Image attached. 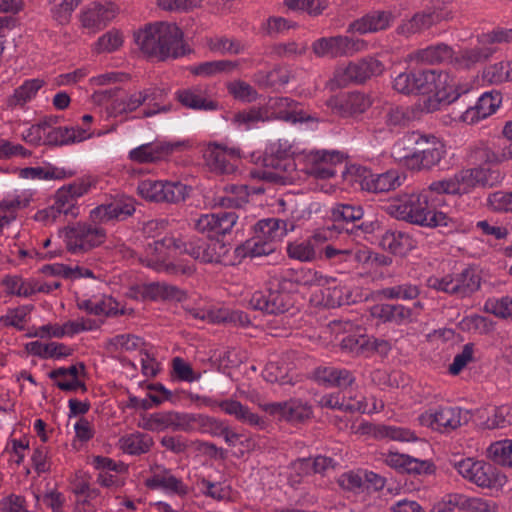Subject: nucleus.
Returning a JSON list of instances; mask_svg holds the SVG:
<instances>
[{
  "instance_id": "680f3d73",
  "label": "nucleus",
  "mask_w": 512,
  "mask_h": 512,
  "mask_svg": "<svg viewBox=\"0 0 512 512\" xmlns=\"http://www.w3.org/2000/svg\"><path fill=\"white\" fill-rule=\"evenodd\" d=\"M147 267L156 271H165L169 274L191 275L195 271L194 267L191 265L166 263V259H164L163 256H159L156 259H149L147 261Z\"/></svg>"
},
{
  "instance_id": "a18cd8bd",
  "label": "nucleus",
  "mask_w": 512,
  "mask_h": 512,
  "mask_svg": "<svg viewBox=\"0 0 512 512\" xmlns=\"http://www.w3.org/2000/svg\"><path fill=\"white\" fill-rule=\"evenodd\" d=\"M159 203L177 204L186 199L188 196L187 185L181 182L163 181L160 182Z\"/></svg>"
},
{
  "instance_id": "6ab92c4d",
  "label": "nucleus",
  "mask_w": 512,
  "mask_h": 512,
  "mask_svg": "<svg viewBox=\"0 0 512 512\" xmlns=\"http://www.w3.org/2000/svg\"><path fill=\"white\" fill-rule=\"evenodd\" d=\"M264 411L293 423H302L312 417L313 411L308 402L293 398L283 402H272L263 406Z\"/></svg>"
},
{
  "instance_id": "5fc2aeb1",
  "label": "nucleus",
  "mask_w": 512,
  "mask_h": 512,
  "mask_svg": "<svg viewBox=\"0 0 512 512\" xmlns=\"http://www.w3.org/2000/svg\"><path fill=\"white\" fill-rule=\"evenodd\" d=\"M123 45V35L116 29L109 30L98 38L94 44L97 53H111Z\"/></svg>"
},
{
  "instance_id": "7ed1b4c3",
  "label": "nucleus",
  "mask_w": 512,
  "mask_h": 512,
  "mask_svg": "<svg viewBox=\"0 0 512 512\" xmlns=\"http://www.w3.org/2000/svg\"><path fill=\"white\" fill-rule=\"evenodd\" d=\"M385 211L397 220L421 227H448L452 221L446 214L437 211L424 193L399 195L388 201Z\"/></svg>"
},
{
  "instance_id": "f3484780",
  "label": "nucleus",
  "mask_w": 512,
  "mask_h": 512,
  "mask_svg": "<svg viewBox=\"0 0 512 512\" xmlns=\"http://www.w3.org/2000/svg\"><path fill=\"white\" fill-rule=\"evenodd\" d=\"M450 17V12H445L439 8H427L416 12L411 18L403 20L396 28V32L408 38L412 35L420 34L433 25L443 20H448Z\"/></svg>"
},
{
  "instance_id": "412c9836",
  "label": "nucleus",
  "mask_w": 512,
  "mask_h": 512,
  "mask_svg": "<svg viewBox=\"0 0 512 512\" xmlns=\"http://www.w3.org/2000/svg\"><path fill=\"white\" fill-rule=\"evenodd\" d=\"M117 13L118 8L112 2H93L82 10L80 21L84 28L96 32L105 28Z\"/></svg>"
},
{
  "instance_id": "a211bd4d",
  "label": "nucleus",
  "mask_w": 512,
  "mask_h": 512,
  "mask_svg": "<svg viewBox=\"0 0 512 512\" xmlns=\"http://www.w3.org/2000/svg\"><path fill=\"white\" fill-rule=\"evenodd\" d=\"M135 201L129 197H122L102 204L90 211L89 219L94 223L107 224L124 221L135 212Z\"/></svg>"
},
{
  "instance_id": "7c9ffc66",
  "label": "nucleus",
  "mask_w": 512,
  "mask_h": 512,
  "mask_svg": "<svg viewBox=\"0 0 512 512\" xmlns=\"http://www.w3.org/2000/svg\"><path fill=\"white\" fill-rule=\"evenodd\" d=\"M379 245L393 255L405 256L416 247V242L405 232L387 230L381 236Z\"/></svg>"
},
{
  "instance_id": "de8ad7c7",
  "label": "nucleus",
  "mask_w": 512,
  "mask_h": 512,
  "mask_svg": "<svg viewBox=\"0 0 512 512\" xmlns=\"http://www.w3.org/2000/svg\"><path fill=\"white\" fill-rule=\"evenodd\" d=\"M163 148L159 143H147L140 145L129 152V159L137 163H154L163 159Z\"/></svg>"
},
{
  "instance_id": "e2e57ef3",
  "label": "nucleus",
  "mask_w": 512,
  "mask_h": 512,
  "mask_svg": "<svg viewBox=\"0 0 512 512\" xmlns=\"http://www.w3.org/2000/svg\"><path fill=\"white\" fill-rule=\"evenodd\" d=\"M245 186L236 188L238 191H233L230 195L217 196L214 198V206L223 208H241L248 202L249 193L246 191Z\"/></svg>"
},
{
  "instance_id": "0eeeda50",
  "label": "nucleus",
  "mask_w": 512,
  "mask_h": 512,
  "mask_svg": "<svg viewBox=\"0 0 512 512\" xmlns=\"http://www.w3.org/2000/svg\"><path fill=\"white\" fill-rule=\"evenodd\" d=\"M417 137L411 157L412 171H430L437 166L446 155V146L443 141L432 134L415 131Z\"/></svg>"
},
{
  "instance_id": "e433bc0d",
  "label": "nucleus",
  "mask_w": 512,
  "mask_h": 512,
  "mask_svg": "<svg viewBox=\"0 0 512 512\" xmlns=\"http://www.w3.org/2000/svg\"><path fill=\"white\" fill-rule=\"evenodd\" d=\"M141 296L144 299H149L152 301H181L185 298V293L177 286L170 285L167 283L153 282L146 284L142 287Z\"/></svg>"
},
{
  "instance_id": "c03bdc74",
  "label": "nucleus",
  "mask_w": 512,
  "mask_h": 512,
  "mask_svg": "<svg viewBox=\"0 0 512 512\" xmlns=\"http://www.w3.org/2000/svg\"><path fill=\"white\" fill-rule=\"evenodd\" d=\"M482 79L489 84L512 81V61H501L484 68Z\"/></svg>"
},
{
  "instance_id": "dca6fc26",
  "label": "nucleus",
  "mask_w": 512,
  "mask_h": 512,
  "mask_svg": "<svg viewBox=\"0 0 512 512\" xmlns=\"http://www.w3.org/2000/svg\"><path fill=\"white\" fill-rule=\"evenodd\" d=\"M238 219L234 211H221L203 214L195 221V229L206 234L209 240H218L219 236L230 234Z\"/></svg>"
},
{
  "instance_id": "8fccbe9b",
  "label": "nucleus",
  "mask_w": 512,
  "mask_h": 512,
  "mask_svg": "<svg viewBox=\"0 0 512 512\" xmlns=\"http://www.w3.org/2000/svg\"><path fill=\"white\" fill-rule=\"evenodd\" d=\"M361 249H337L331 245L323 246L322 257L332 260L334 263H349L354 265L360 263Z\"/></svg>"
},
{
  "instance_id": "603ef678",
  "label": "nucleus",
  "mask_w": 512,
  "mask_h": 512,
  "mask_svg": "<svg viewBox=\"0 0 512 512\" xmlns=\"http://www.w3.org/2000/svg\"><path fill=\"white\" fill-rule=\"evenodd\" d=\"M419 294V286L412 283H403L381 290V295L386 299L414 300Z\"/></svg>"
},
{
  "instance_id": "9d476101",
  "label": "nucleus",
  "mask_w": 512,
  "mask_h": 512,
  "mask_svg": "<svg viewBox=\"0 0 512 512\" xmlns=\"http://www.w3.org/2000/svg\"><path fill=\"white\" fill-rule=\"evenodd\" d=\"M470 420V412L460 407L440 406L421 414L423 425L441 433H450Z\"/></svg>"
},
{
  "instance_id": "bf43d9fd",
  "label": "nucleus",
  "mask_w": 512,
  "mask_h": 512,
  "mask_svg": "<svg viewBox=\"0 0 512 512\" xmlns=\"http://www.w3.org/2000/svg\"><path fill=\"white\" fill-rule=\"evenodd\" d=\"M177 239L174 237H164L161 240L154 241L149 244L146 248V257L142 260V263L147 266L149 259H156L159 256L167 258V250L174 249L176 251Z\"/></svg>"
},
{
  "instance_id": "58836bf2",
  "label": "nucleus",
  "mask_w": 512,
  "mask_h": 512,
  "mask_svg": "<svg viewBox=\"0 0 512 512\" xmlns=\"http://www.w3.org/2000/svg\"><path fill=\"white\" fill-rule=\"evenodd\" d=\"M417 137V133L415 131L405 133L400 139H398L391 151L392 157L395 161L399 162L407 169L412 171V161L411 157L414 151V144H416L415 140Z\"/></svg>"
},
{
  "instance_id": "72a5a7b5",
  "label": "nucleus",
  "mask_w": 512,
  "mask_h": 512,
  "mask_svg": "<svg viewBox=\"0 0 512 512\" xmlns=\"http://www.w3.org/2000/svg\"><path fill=\"white\" fill-rule=\"evenodd\" d=\"M88 137L87 131L80 127H55L46 133L43 144L48 146H65L81 142Z\"/></svg>"
},
{
  "instance_id": "3c124183",
  "label": "nucleus",
  "mask_w": 512,
  "mask_h": 512,
  "mask_svg": "<svg viewBox=\"0 0 512 512\" xmlns=\"http://www.w3.org/2000/svg\"><path fill=\"white\" fill-rule=\"evenodd\" d=\"M487 457L497 464L512 467V440L492 443L487 448Z\"/></svg>"
},
{
  "instance_id": "4c0bfd02",
  "label": "nucleus",
  "mask_w": 512,
  "mask_h": 512,
  "mask_svg": "<svg viewBox=\"0 0 512 512\" xmlns=\"http://www.w3.org/2000/svg\"><path fill=\"white\" fill-rule=\"evenodd\" d=\"M119 443L123 452L130 455H141L150 451L154 441L149 434L135 432L121 437Z\"/></svg>"
},
{
  "instance_id": "4468645a",
  "label": "nucleus",
  "mask_w": 512,
  "mask_h": 512,
  "mask_svg": "<svg viewBox=\"0 0 512 512\" xmlns=\"http://www.w3.org/2000/svg\"><path fill=\"white\" fill-rule=\"evenodd\" d=\"M330 235L331 232L328 229H319L303 241L289 242L286 247L287 255L300 262L321 259L323 245L328 241Z\"/></svg>"
},
{
  "instance_id": "423d86ee",
  "label": "nucleus",
  "mask_w": 512,
  "mask_h": 512,
  "mask_svg": "<svg viewBox=\"0 0 512 512\" xmlns=\"http://www.w3.org/2000/svg\"><path fill=\"white\" fill-rule=\"evenodd\" d=\"M428 287L461 298L475 293L481 285V277L474 267H466L460 273L446 275L442 278L430 277Z\"/></svg>"
},
{
  "instance_id": "09e8293b",
  "label": "nucleus",
  "mask_w": 512,
  "mask_h": 512,
  "mask_svg": "<svg viewBox=\"0 0 512 512\" xmlns=\"http://www.w3.org/2000/svg\"><path fill=\"white\" fill-rule=\"evenodd\" d=\"M3 284L9 294L19 297H30L36 294L37 280L35 279L25 281L18 276H7Z\"/></svg>"
},
{
  "instance_id": "052dcab7",
  "label": "nucleus",
  "mask_w": 512,
  "mask_h": 512,
  "mask_svg": "<svg viewBox=\"0 0 512 512\" xmlns=\"http://www.w3.org/2000/svg\"><path fill=\"white\" fill-rule=\"evenodd\" d=\"M384 124L389 131L396 128H402L410 121V116L407 110L403 107L395 106L389 107L383 116Z\"/></svg>"
},
{
  "instance_id": "f03ea898",
  "label": "nucleus",
  "mask_w": 512,
  "mask_h": 512,
  "mask_svg": "<svg viewBox=\"0 0 512 512\" xmlns=\"http://www.w3.org/2000/svg\"><path fill=\"white\" fill-rule=\"evenodd\" d=\"M448 73L432 70H413L402 72L393 80V88L402 94H429L435 93L440 101L453 103L468 89L459 90L454 84L448 83Z\"/></svg>"
},
{
  "instance_id": "864d4df0",
  "label": "nucleus",
  "mask_w": 512,
  "mask_h": 512,
  "mask_svg": "<svg viewBox=\"0 0 512 512\" xmlns=\"http://www.w3.org/2000/svg\"><path fill=\"white\" fill-rule=\"evenodd\" d=\"M80 2L81 0H49L53 19L60 24L68 23Z\"/></svg>"
},
{
  "instance_id": "b1692460",
  "label": "nucleus",
  "mask_w": 512,
  "mask_h": 512,
  "mask_svg": "<svg viewBox=\"0 0 512 512\" xmlns=\"http://www.w3.org/2000/svg\"><path fill=\"white\" fill-rule=\"evenodd\" d=\"M394 20L395 16L390 10H372L350 23L347 31L359 34L373 33L387 29Z\"/></svg>"
},
{
  "instance_id": "cd10ccee",
  "label": "nucleus",
  "mask_w": 512,
  "mask_h": 512,
  "mask_svg": "<svg viewBox=\"0 0 512 512\" xmlns=\"http://www.w3.org/2000/svg\"><path fill=\"white\" fill-rule=\"evenodd\" d=\"M295 229V224L289 220L267 218L259 220L255 224V235L260 239L280 242L290 231Z\"/></svg>"
},
{
  "instance_id": "f704fd0d",
  "label": "nucleus",
  "mask_w": 512,
  "mask_h": 512,
  "mask_svg": "<svg viewBox=\"0 0 512 512\" xmlns=\"http://www.w3.org/2000/svg\"><path fill=\"white\" fill-rule=\"evenodd\" d=\"M400 177L396 171L382 174H369L361 180V188L368 192L382 193L400 186Z\"/></svg>"
},
{
  "instance_id": "4be33fe9",
  "label": "nucleus",
  "mask_w": 512,
  "mask_h": 512,
  "mask_svg": "<svg viewBox=\"0 0 512 512\" xmlns=\"http://www.w3.org/2000/svg\"><path fill=\"white\" fill-rule=\"evenodd\" d=\"M309 174L319 179L335 176L336 167L343 164V155L338 151L317 150L309 154Z\"/></svg>"
},
{
  "instance_id": "774afa93",
  "label": "nucleus",
  "mask_w": 512,
  "mask_h": 512,
  "mask_svg": "<svg viewBox=\"0 0 512 512\" xmlns=\"http://www.w3.org/2000/svg\"><path fill=\"white\" fill-rule=\"evenodd\" d=\"M485 309L497 317L512 318V297L506 296L501 299L488 300Z\"/></svg>"
},
{
  "instance_id": "2f4dec72",
  "label": "nucleus",
  "mask_w": 512,
  "mask_h": 512,
  "mask_svg": "<svg viewBox=\"0 0 512 512\" xmlns=\"http://www.w3.org/2000/svg\"><path fill=\"white\" fill-rule=\"evenodd\" d=\"M372 104L364 93L351 92L335 101L334 110L342 117H353L364 113Z\"/></svg>"
},
{
  "instance_id": "a878e982",
  "label": "nucleus",
  "mask_w": 512,
  "mask_h": 512,
  "mask_svg": "<svg viewBox=\"0 0 512 512\" xmlns=\"http://www.w3.org/2000/svg\"><path fill=\"white\" fill-rule=\"evenodd\" d=\"M176 98L184 107L189 109L213 111L218 108V103L209 98L207 89L202 86L178 90Z\"/></svg>"
},
{
  "instance_id": "ea45409f",
  "label": "nucleus",
  "mask_w": 512,
  "mask_h": 512,
  "mask_svg": "<svg viewBox=\"0 0 512 512\" xmlns=\"http://www.w3.org/2000/svg\"><path fill=\"white\" fill-rule=\"evenodd\" d=\"M44 84V80L39 78L24 81L23 84L16 88L14 93L8 97V106H24L27 102L31 101L36 96Z\"/></svg>"
},
{
  "instance_id": "aec40b11",
  "label": "nucleus",
  "mask_w": 512,
  "mask_h": 512,
  "mask_svg": "<svg viewBox=\"0 0 512 512\" xmlns=\"http://www.w3.org/2000/svg\"><path fill=\"white\" fill-rule=\"evenodd\" d=\"M239 148H227L220 144H209L204 152L207 165L215 172L230 174L235 171L240 159Z\"/></svg>"
},
{
  "instance_id": "a19ab883",
  "label": "nucleus",
  "mask_w": 512,
  "mask_h": 512,
  "mask_svg": "<svg viewBox=\"0 0 512 512\" xmlns=\"http://www.w3.org/2000/svg\"><path fill=\"white\" fill-rule=\"evenodd\" d=\"M455 178L458 180L457 186L459 187V194H468L478 185H486L488 183L485 171L482 168L463 169L455 173Z\"/></svg>"
},
{
  "instance_id": "79ce46f5",
  "label": "nucleus",
  "mask_w": 512,
  "mask_h": 512,
  "mask_svg": "<svg viewBox=\"0 0 512 512\" xmlns=\"http://www.w3.org/2000/svg\"><path fill=\"white\" fill-rule=\"evenodd\" d=\"M239 63L231 60L207 61L190 68V72L197 76L211 77L220 73H229L238 68Z\"/></svg>"
},
{
  "instance_id": "13d9d810",
  "label": "nucleus",
  "mask_w": 512,
  "mask_h": 512,
  "mask_svg": "<svg viewBox=\"0 0 512 512\" xmlns=\"http://www.w3.org/2000/svg\"><path fill=\"white\" fill-rule=\"evenodd\" d=\"M363 215L361 206L350 204H337L331 210V216L335 222H355L361 220Z\"/></svg>"
},
{
  "instance_id": "6e6d98bb",
  "label": "nucleus",
  "mask_w": 512,
  "mask_h": 512,
  "mask_svg": "<svg viewBox=\"0 0 512 512\" xmlns=\"http://www.w3.org/2000/svg\"><path fill=\"white\" fill-rule=\"evenodd\" d=\"M200 491L206 497H210L217 501H224L230 498L231 489L229 486H224L220 482H211L205 478L198 480Z\"/></svg>"
},
{
  "instance_id": "c85d7f7f",
  "label": "nucleus",
  "mask_w": 512,
  "mask_h": 512,
  "mask_svg": "<svg viewBox=\"0 0 512 512\" xmlns=\"http://www.w3.org/2000/svg\"><path fill=\"white\" fill-rule=\"evenodd\" d=\"M495 53V49L489 46L473 47L453 52L451 65L455 69L470 70L478 63L488 60Z\"/></svg>"
},
{
  "instance_id": "f257e3e1",
  "label": "nucleus",
  "mask_w": 512,
  "mask_h": 512,
  "mask_svg": "<svg viewBox=\"0 0 512 512\" xmlns=\"http://www.w3.org/2000/svg\"><path fill=\"white\" fill-rule=\"evenodd\" d=\"M135 42L149 58L164 61L184 56L187 51L183 43V32L175 23L155 22L135 32Z\"/></svg>"
},
{
  "instance_id": "1a4fd4ad",
  "label": "nucleus",
  "mask_w": 512,
  "mask_h": 512,
  "mask_svg": "<svg viewBox=\"0 0 512 512\" xmlns=\"http://www.w3.org/2000/svg\"><path fill=\"white\" fill-rule=\"evenodd\" d=\"M280 154L279 150L266 153L262 159V166L251 171V176L270 183L285 184L288 175L295 171L296 165L293 157Z\"/></svg>"
},
{
  "instance_id": "c9c22d12",
  "label": "nucleus",
  "mask_w": 512,
  "mask_h": 512,
  "mask_svg": "<svg viewBox=\"0 0 512 512\" xmlns=\"http://www.w3.org/2000/svg\"><path fill=\"white\" fill-rule=\"evenodd\" d=\"M453 56V48L445 43L428 46L419 49L411 55V59L421 64H441L449 62Z\"/></svg>"
},
{
  "instance_id": "39448f33",
  "label": "nucleus",
  "mask_w": 512,
  "mask_h": 512,
  "mask_svg": "<svg viewBox=\"0 0 512 512\" xmlns=\"http://www.w3.org/2000/svg\"><path fill=\"white\" fill-rule=\"evenodd\" d=\"M454 467L463 478L481 488H500L506 483V476L499 469L482 460L466 458Z\"/></svg>"
},
{
  "instance_id": "bb28decb",
  "label": "nucleus",
  "mask_w": 512,
  "mask_h": 512,
  "mask_svg": "<svg viewBox=\"0 0 512 512\" xmlns=\"http://www.w3.org/2000/svg\"><path fill=\"white\" fill-rule=\"evenodd\" d=\"M278 283L283 289H292L293 285H323L324 283H328V281L311 269L287 268L280 273Z\"/></svg>"
},
{
  "instance_id": "5701e85b",
  "label": "nucleus",
  "mask_w": 512,
  "mask_h": 512,
  "mask_svg": "<svg viewBox=\"0 0 512 512\" xmlns=\"http://www.w3.org/2000/svg\"><path fill=\"white\" fill-rule=\"evenodd\" d=\"M502 102V94L498 90L483 93L473 106H469L462 114L464 122L473 124L492 115Z\"/></svg>"
},
{
  "instance_id": "69168bd1",
  "label": "nucleus",
  "mask_w": 512,
  "mask_h": 512,
  "mask_svg": "<svg viewBox=\"0 0 512 512\" xmlns=\"http://www.w3.org/2000/svg\"><path fill=\"white\" fill-rule=\"evenodd\" d=\"M96 327V323L92 319H80L75 321H68L61 326V328H56L53 333V337L61 338L65 335H74L78 334L82 331L92 330Z\"/></svg>"
},
{
  "instance_id": "c756f323",
  "label": "nucleus",
  "mask_w": 512,
  "mask_h": 512,
  "mask_svg": "<svg viewBox=\"0 0 512 512\" xmlns=\"http://www.w3.org/2000/svg\"><path fill=\"white\" fill-rule=\"evenodd\" d=\"M80 376H85V365L83 362H78L69 367H59L48 373L50 379H59L60 377H70V383H57V387L65 392H75L81 390L82 392L87 391V386L84 381L80 379Z\"/></svg>"
},
{
  "instance_id": "ddd939ff",
  "label": "nucleus",
  "mask_w": 512,
  "mask_h": 512,
  "mask_svg": "<svg viewBox=\"0 0 512 512\" xmlns=\"http://www.w3.org/2000/svg\"><path fill=\"white\" fill-rule=\"evenodd\" d=\"M365 47V42L344 35L322 37L315 40L311 49L319 58L336 59L352 56Z\"/></svg>"
},
{
  "instance_id": "9b49d317",
  "label": "nucleus",
  "mask_w": 512,
  "mask_h": 512,
  "mask_svg": "<svg viewBox=\"0 0 512 512\" xmlns=\"http://www.w3.org/2000/svg\"><path fill=\"white\" fill-rule=\"evenodd\" d=\"M384 70L381 61L374 57H365L350 62L346 67L338 68L334 73V81L339 87L350 84H363L371 77L379 76Z\"/></svg>"
},
{
  "instance_id": "49530a36",
  "label": "nucleus",
  "mask_w": 512,
  "mask_h": 512,
  "mask_svg": "<svg viewBox=\"0 0 512 512\" xmlns=\"http://www.w3.org/2000/svg\"><path fill=\"white\" fill-rule=\"evenodd\" d=\"M373 434L377 439H389L400 442H410L417 439L415 433L408 428L393 425H377Z\"/></svg>"
},
{
  "instance_id": "2eb2a0df",
  "label": "nucleus",
  "mask_w": 512,
  "mask_h": 512,
  "mask_svg": "<svg viewBox=\"0 0 512 512\" xmlns=\"http://www.w3.org/2000/svg\"><path fill=\"white\" fill-rule=\"evenodd\" d=\"M278 284L277 289H268L267 291H256L249 304L255 310H260L268 314H281L287 312L293 307V296Z\"/></svg>"
},
{
  "instance_id": "338daca9",
  "label": "nucleus",
  "mask_w": 512,
  "mask_h": 512,
  "mask_svg": "<svg viewBox=\"0 0 512 512\" xmlns=\"http://www.w3.org/2000/svg\"><path fill=\"white\" fill-rule=\"evenodd\" d=\"M227 90L235 99L252 102L257 99V91L247 82L236 80L227 84Z\"/></svg>"
},
{
  "instance_id": "0e129e2a",
  "label": "nucleus",
  "mask_w": 512,
  "mask_h": 512,
  "mask_svg": "<svg viewBox=\"0 0 512 512\" xmlns=\"http://www.w3.org/2000/svg\"><path fill=\"white\" fill-rule=\"evenodd\" d=\"M225 426L226 423L224 421L214 417L196 414L195 430H199L202 433H208L212 436H221Z\"/></svg>"
},
{
  "instance_id": "f8f14e48",
  "label": "nucleus",
  "mask_w": 512,
  "mask_h": 512,
  "mask_svg": "<svg viewBox=\"0 0 512 512\" xmlns=\"http://www.w3.org/2000/svg\"><path fill=\"white\" fill-rule=\"evenodd\" d=\"M176 251L202 263H219L227 254L228 248L220 240L192 237L188 241L177 239Z\"/></svg>"
},
{
  "instance_id": "393cba45",
  "label": "nucleus",
  "mask_w": 512,
  "mask_h": 512,
  "mask_svg": "<svg viewBox=\"0 0 512 512\" xmlns=\"http://www.w3.org/2000/svg\"><path fill=\"white\" fill-rule=\"evenodd\" d=\"M145 484L150 489H159L177 495H186L188 492L182 480L162 466H156L152 470V475L146 479Z\"/></svg>"
},
{
  "instance_id": "4d7b16f0",
  "label": "nucleus",
  "mask_w": 512,
  "mask_h": 512,
  "mask_svg": "<svg viewBox=\"0 0 512 512\" xmlns=\"http://www.w3.org/2000/svg\"><path fill=\"white\" fill-rule=\"evenodd\" d=\"M493 159L496 164L512 159V140L503 134V137H497L488 141Z\"/></svg>"
},
{
  "instance_id": "20e7f679",
  "label": "nucleus",
  "mask_w": 512,
  "mask_h": 512,
  "mask_svg": "<svg viewBox=\"0 0 512 512\" xmlns=\"http://www.w3.org/2000/svg\"><path fill=\"white\" fill-rule=\"evenodd\" d=\"M63 234L66 248L73 254L85 253L100 246L106 240V230L100 223L78 222L65 227Z\"/></svg>"
},
{
  "instance_id": "37998d69",
  "label": "nucleus",
  "mask_w": 512,
  "mask_h": 512,
  "mask_svg": "<svg viewBox=\"0 0 512 512\" xmlns=\"http://www.w3.org/2000/svg\"><path fill=\"white\" fill-rule=\"evenodd\" d=\"M147 94H131L123 98H116L112 100L108 107L109 114L112 116H119L127 113L134 112L143 103L146 102Z\"/></svg>"
},
{
  "instance_id": "6e6552de",
  "label": "nucleus",
  "mask_w": 512,
  "mask_h": 512,
  "mask_svg": "<svg viewBox=\"0 0 512 512\" xmlns=\"http://www.w3.org/2000/svg\"><path fill=\"white\" fill-rule=\"evenodd\" d=\"M90 185L74 182L58 189L51 206L45 209L47 217L56 220L61 215L75 219L79 215L78 199L88 192Z\"/></svg>"
},
{
  "instance_id": "473e14b6",
  "label": "nucleus",
  "mask_w": 512,
  "mask_h": 512,
  "mask_svg": "<svg viewBox=\"0 0 512 512\" xmlns=\"http://www.w3.org/2000/svg\"><path fill=\"white\" fill-rule=\"evenodd\" d=\"M371 315L383 323L402 325L411 320L412 310L401 304L382 303L371 308Z\"/></svg>"
}]
</instances>
